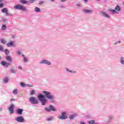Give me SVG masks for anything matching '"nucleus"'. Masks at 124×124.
I'll return each mask as SVG.
<instances>
[{
    "label": "nucleus",
    "instance_id": "f257e3e1",
    "mask_svg": "<svg viewBox=\"0 0 124 124\" xmlns=\"http://www.w3.org/2000/svg\"><path fill=\"white\" fill-rule=\"evenodd\" d=\"M42 93L43 94L40 93L38 94L37 97L38 99L41 102L42 106H45L47 104V100H54L56 97L53 94H52L51 92L48 91H43ZM45 97H46V99Z\"/></svg>",
    "mask_w": 124,
    "mask_h": 124
},
{
    "label": "nucleus",
    "instance_id": "f03ea898",
    "mask_svg": "<svg viewBox=\"0 0 124 124\" xmlns=\"http://www.w3.org/2000/svg\"><path fill=\"white\" fill-rule=\"evenodd\" d=\"M14 7L15 9H18L19 10H22V11H27L26 7L21 4H17L15 5Z\"/></svg>",
    "mask_w": 124,
    "mask_h": 124
},
{
    "label": "nucleus",
    "instance_id": "7ed1b4c3",
    "mask_svg": "<svg viewBox=\"0 0 124 124\" xmlns=\"http://www.w3.org/2000/svg\"><path fill=\"white\" fill-rule=\"evenodd\" d=\"M45 110L46 112H50L51 111H53L54 112L57 111L56 108H55V107L52 105L49 106V107H45Z\"/></svg>",
    "mask_w": 124,
    "mask_h": 124
},
{
    "label": "nucleus",
    "instance_id": "20e7f679",
    "mask_svg": "<svg viewBox=\"0 0 124 124\" xmlns=\"http://www.w3.org/2000/svg\"><path fill=\"white\" fill-rule=\"evenodd\" d=\"M67 113L65 111H63L61 113V115L58 116V119L59 120H66L67 119Z\"/></svg>",
    "mask_w": 124,
    "mask_h": 124
},
{
    "label": "nucleus",
    "instance_id": "39448f33",
    "mask_svg": "<svg viewBox=\"0 0 124 124\" xmlns=\"http://www.w3.org/2000/svg\"><path fill=\"white\" fill-rule=\"evenodd\" d=\"M40 64H46V65H51L52 63L47 60H42L39 62Z\"/></svg>",
    "mask_w": 124,
    "mask_h": 124
},
{
    "label": "nucleus",
    "instance_id": "423d86ee",
    "mask_svg": "<svg viewBox=\"0 0 124 124\" xmlns=\"http://www.w3.org/2000/svg\"><path fill=\"white\" fill-rule=\"evenodd\" d=\"M29 101L31 104H38V100L36 99V98L34 97H31L29 98Z\"/></svg>",
    "mask_w": 124,
    "mask_h": 124
},
{
    "label": "nucleus",
    "instance_id": "0eeeda50",
    "mask_svg": "<svg viewBox=\"0 0 124 124\" xmlns=\"http://www.w3.org/2000/svg\"><path fill=\"white\" fill-rule=\"evenodd\" d=\"M15 120L18 123H25V119L23 116H18L15 119Z\"/></svg>",
    "mask_w": 124,
    "mask_h": 124
},
{
    "label": "nucleus",
    "instance_id": "6e6552de",
    "mask_svg": "<svg viewBox=\"0 0 124 124\" xmlns=\"http://www.w3.org/2000/svg\"><path fill=\"white\" fill-rule=\"evenodd\" d=\"M82 11L84 14H92L93 13V10L83 9Z\"/></svg>",
    "mask_w": 124,
    "mask_h": 124
},
{
    "label": "nucleus",
    "instance_id": "1a4fd4ad",
    "mask_svg": "<svg viewBox=\"0 0 124 124\" xmlns=\"http://www.w3.org/2000/svg\"><path fill=\"white\" fill-rule=\"evenodd\" d=\"M1 65H3V66H5L6 67H8V66L11 65L10 63L7 62L6 61H1Z\"/></svg>",
    "mask_w": 124,
    "mask_h": 124
},
{
    "label": "nucleus",
    "instance_id": "9d476101",
    "mask_svg": "<svg viewBox=\"0 0 124 124\" xmlns=\"http://www.w3.org/2000/svg\"><path fill=\"white\" fill-rule=\"evenodd\" d=\"M14 106H15L13 104H12L8 108V110L10 112L11 114H13L14 113Z\"/></svg>",
    "mask_w": 124,
    "mask_h": 124
},
{
    "label": "nucleus",
    "instance_id": "9b49d317",
    "mask_svg": "<svg viewBox=\"0 0 124 124\" xmlns=\"http://www.w3.org/2000/svg\"><path fill=\"white\" fill-rule=\"evenodd\" d=\"M23 111H24V109L21 108H18L16 110L17 114H18V115H22L23 114Z\"/></svg>",
    "mask_w": 124,
    "mask_h": 124
},
{
    "label": "nucleus",
    "instance_id": "f8f14e48",
    "mask_svg": "<svg viewBox=\"0 0 124 124\" xmlns=\"http://www.w3.org/2000/svg\"><path fill=\"white\" fill-rule=\"evenodd\" d=\"M76 117H77V115H76V114H71L69 116V119L70 120H74Z\"/></svg>",
    "mask_w": 124,
    "mask_h": 124
},
{
    "label": "nucleus",
    "instance_id": "ddd939ff",
    "mask_svg": "<svg viewBox=\"0 0 124 124\" xmlns=\"http://www.w3.org/2000/svg\"><path fill=\"white\" fill-rule=\"evenodd\" d=\"M108 11H109V12H112V15L115 14V13H116L117 14H119V12H118V11H116L115 10H112V9H109L108 10Z\"/></svg>",
    "mask_w": 124,
    "mask_h": 124
},
{
    "label": "nucleus",
    "instance_id": "4468645a",
    "mask_svg": "<svg viewBox=\"0 0 124 124\" xmlns=\"http://www.w3.org/2000/svg\"><path fill=\"white\" fill-rule=\"evenodd\" d=\"M102 15L105 18H110V16L104 12H102Z\"/></svg>",
    "mask_w": 124,
    "mask_h": 124
},
{
    "label": "nucleus",
    "instance_id": "2eb2a0df",
    "mask_svg": "<svg viewBox=\"0 0 124 124\" xmlns=\"http://www.w3.org/2000/svg\"><path fill=\"white\" fill-rule=\"evenodd\" d=\"M1 12H2V13H5L7 14V13L8 12V9H7V8H4L1 10Z\"/></svg>",
    "mask_w": 124,
    "mask_h": 124
},
{
    "label": "nucleus",
    "instance_id": "dca6fc26",
    "mask_svg": "<svg viewBox=\"0 0 124 124\" xmlns=\"http://www.w3.org/2000/svg\"><path fill=\"white\" fill-rule=\"evenodd\" d=\"M34 11L36 12L37 13H39L41 12V10L40 9V8L36 7L34 8Z\"/></svg>",
    "mask_w": 124,
    "mask_h": 124
},
{
    "label": "nucleus",
    "instance_id": "f3484780",
    "mask_svg": "<svg viewBox=\"0 0 124 124\" xmlns=\"http://www.w3.org/2000/svg\"><path fill=\"white\" fill-rule=\"evenodd\" d=\"M115 11H121L122 9L121 8V7H120V6H119V5H117L115 8Z\"/></svg>",
    "mask_w": 124,
    "mask_h": 124
},
{
    "label": "nucleus",
    "instance_id": "a211bd4d",
    "mask_svg": "<svg viewBox=\"0 0 124 124\" xmlns=\"http://www.w3.org/2000/svg\"><path fill=\"white\" fill-rule=\"evenodd\" d=\"M6 61H8V62H12V58L10 57V56L7 55V56L6 57Z\"/></svg>",
    "mask_w": 124,
    "mask_h": 124
},
{
    "label": "nucleus",
    "instance_id": "6ab92c4d",
    "mask_svg": "<svg viewBox=\"0 0 124 124\" xmlns=\"http://www.w3.org/2000/svg\"><path fill=\"white\" fill-rule=\"evenodd\" d=\"M120 63H121V64H123V65H124V57H120Z\"/></svg>",
    "mask_w": 124,
    "mask_h": 124
},
{
    "label": "nucleus",
    "instance_id": "aec40b11",
    "mask_svg": "<svg viewBox=\"0 0 124 124\" xmlns=\"http://www.w3.org/2000/svg\"><path fill=\"white\" fill-rule=\"evenodd\" d=\"M65 70H66V71L67 72H69L70 73H76V71H72V70H69V69H68V68H66V69H65Z\"/></svg>",
    "mask_w": 124,
    "mask_h": 124
},
{
    "label": "nucleus",
    "instance_id": "412c9836",
    "mask_svg": "<svg viewBox=\"0 0 124 124\" xmlns=\"http://www.w3.org/2000/svg\"><path fill=\"white\" fill-rule=\"evenodd\" d=\"M19 2H20V3H22V4H27V3L29 2V1L26 0H20L19 1Z\"/></svg>",
    "mask_w": 124,
    "mask_h": 124
},
{
    "label": "nucleus",
    "instance_id": "4be33fe9",
    "mask_svg": "<svg viewBox=\"0 0 124 124\" xmlns=\"http://www.w3.org/2000/svg\"><path fill=\"white\" fill-rule=\"evenodd\" d=\"M13 93L15 95H17V94H18V89H14L13 92Z\"/></svg>",
    "mask_w": 124,
    "mask_h": 124
},
{
    "label": "nucleus",
    "instance_id": "5701e85b",
    "mask_svg": "<svg viewBox=\"0 0 124 124\" xmlns=\"http://www.w3.org/2000/svg\"><path fill=\"white\" fill-rule=\"evenodd\" d=\"M14 44V43L13 42V41H11V42L7 44V47H11V46H13Z\"/></svg>",
    "mask_w": 124,
    "mask_h": 124
},
{
    "label": "nucleus",
    "instance_id": "b1692460",
    "mask_svg": "<svg viewBox=\"0 0 124 124\" xmlns=\"http://www.w3.org/2000/svg\"><path fill=\"white\" fill-rule=\"evenodd\" d=\"M0 42L2 44H5V43H6V40H5V39L4 38H1Z\"/></svg>",
    "mask_w": 124,
    "mask_h": 124
},
{
    "label": "nucleus",
    "instance_id": "393cba45",
    "mask_svg": "<svg viewBox=\"0 0 124 124\" xmlns=\"http://www.w3.org/2000/svg\"><path fill=\"white\" fill-rule=\"evenodd\" d=\"M108 118L109 122H111V121L114 119V116H113V115H108Z\"/></svg>",
    "mask_w": 124,
    "mask_h": 124
},
{
    "label": "nucleus",
    "instance_id": "a878e982",
    "mask_svg": "<svg viewBox=\"0 0 124 124\" xmlns=\"http://www.w3.org/2000/svg\"><path fill=\"white\" fill-rule=\"evenodd\" d=\"M4 53H5L6 56H8V55H9L10 52H9V50L8 49H6L4 50Z\"/></svg>",
    "mask_w": 124,
    "mask_h": 124
},
{
    "label": "nucleus",
    "instance_id": "bb28decb",
    "mask_svg": "<svg viewBox=\"0 0 124 124\" xmlns=\"http://www.w3.org/2000/svg\"><path fill=\"white\" fill-rule=\"evenodd\" d=\"M8 81H9L8 78L6 77L4 78V83H5V84H7V83H8Z\"/></svg>",
    "mask_w": 124,
    "mask_h": 124
},
{
    "label": "nucleus",
    "instance_id": "cd10ccee",
    "mask_svg": "<svg viewBox=\"0 0 124 124\" xmlns=\"http://www.w3.org/2000/svg\"><path fill=\"white\" fill-rule=\"evenodd\" d=\"M54 119V117L51 116V117H48L46 118V120L48 121V122H50V121H53Z\"/></svg>",
    "mask_w": 124,
    "mask_h": 124
},
{
    "label": "nucleus",
    "instance_id": "c85d7f7f",
    "mask_svg": "<svg viewBox=\"0 0 124 124\" xmlns=\"http://www.w3.org/2000/svg\"><path fill=\"white\" fill-rule=\"evenodd\" d=\"M10 71L11 73H13V74L16 73V71H15V69H14V68L10 69Z\"/></svg>",
    "mask_w": 124,
    "mask_h": 124
},
{
    "label": "nucleus",
    "instance_id": "c756f323",
    "mask_svg": "<svg viewBox=\"0 0 124 124\" xmlns=\"http://www.w3.org/2000/svg\"><path fill=\"white\" fill-rule=\"evenodd\" d=\"M35 94V91L34 90H31L30 93V95H33V94Z\"/></svg>",
    "mask_w": 124,
    "mask_h": 124
},
{
    "label": "nucleus",
    "instance_id": "7c9ffc66",
    "mask_svg": "<svg viewBox=\"0 0 124 124\" xmlns=\"http://www.w3.org/2000/svg\"><path fill=\"white\" fill-rule=\"evenodd\" d=\"M6 25H3L1 27V30L2 31H5L6 30Z\"/></svg>",
    "mask_w": 124,
    "mask_h": 124
},
{
    "label": "nucleus",
    "instance_id": "2f4dec72",
    "mask_svg": "<svg viewBox=\"0 0 124 124\" xmlns=\"http://www.w3.org/2000/svg\"><path fill=\"white\" fill-rule=\"evenodd\" d=\"M20 86H21V87H22L23 88H25V87H27V84H26L24 82H21Z\"/></svg>",
    "mask_w": 124,
    "mask_h": 124
},
{
    "label": "nucleus",
    "instance_id": "473e14b6",
    "mask_svg": "<svg viewBox=\"0 0 124 124\" xmlns=\"http://www.w3.org/2000/svg\"><path fill=\"white\" fill-rule=\"evenodd\" d=\"M95 123V120H91L88 122L89 124H94Z\"/></svg>",
    "mask_w": 124,
    "mask_h": 124
},
{
    "label": "nucleus",
    "instance_id": "72a5a7b5",
    "mask_svg": "<svg viewBox=\"0 0 124 124\" xmlns=\"http://www.w3.org/2000/svg\"><path fill=\"white\" fill-rule=\"evenodd\" d=\"M26 87H28V88H32V87H33V85H32V84H26Z\"/></svg>",
    "mask_w": 124,
    "mask_h": 124
},
{
    "label": "nucleus",
    "instance_id": "f704fd0d",
    "mask_svg": "<svg viewBox=\"0 0 124 124\" xmlns=\"http://www.w3.org/2000/svg\"><path fill=\"white\" fill-rule=\"evenodd\" d=\"M44 4V1L40 0L39 2V5H41L42 4Z\"/></svg>",
    "mask_w": 124,
    "mask_h": 124
},
{
    "label": "nucleus",
    "instance_id": "c9c22d12",
    "mask_svg": "<svg viewBox=\"0 0 124 124\" xmlns=\"http://www.w3.org/2000/svg\"><path fill=\"white\" fill-rule=\"evenodd\" d=\"M23 62H28V59L26 57H24Z\"/></svg>",
    "mask_w": 124,
    "mask_h": 124
},
{
    "label": "nucleus",
    "instance_id": "e433bc0d",
    "mask_svg": "<svg viewBox=\"0 0 124 124\" xmlns=\"http://www.w3.org/2000/svg\"><path fill=\"white\" fill-rule=\"evenodd\" d=\"M3 51V47L2 46L0 45V52H2Z\"/></svg>",
    "mask_w": 124,
    "mask_h": 124
},
{
    "label": "nucleus",
    "instance_id": "4c0bfd02",
    "mask_svg": "<svg viewBox=\"0 0 124 124\" xmlns=\"http://www.w3.org/2000/svg\"><path fill=\"white\" fill-rule=\"evenodd\" d=\"M121 41H117V42H115V43H114V45H118V44H121Z\"/></svg>",
    "mask_w": 124,
    "mask_h": 124
},
{
    "label": "nucleus",
    "instance_id": "58836bf2",
    "mask_svg": "<svg viewBox=\"0 0 124 124\" xmlns=\"http://www.w3.org/2000/svg\"><path fill=\"white\" fill-rule=\"evenodd\" d=\"M35 1V0H30L29 2L30 3H33Z\"/></svg>",
    "mask_w": 124,
    "mask_h": 124
},
{
    "label": "nucleus",
    "instance_id": "ea45409f",
    "mask_svg": "<svg viewBox=\"0 0 124 124\" xmlns=\"http://www.w3.org/2000/svg\"><path fill=\"white\" fill-rule=\"evenodd\" d=\"M6 15L7 16H13V15H12V14H10V13H9L8 12L6 14Z\"/></svg>",
    "mask_w": 124,
    "mask_h": 124
},
{
    "label": "nucleus",
    "instance_id": "a19ab883",
    "mask_svg": "<svg viewBox=\"0 0 124 124\" xmlns=\"http://www.w3.org/2000/svg\"><path fill=\"white\" fill-rule=\"evenodd\" d=\"M17 54L20 56L22 53H21V50H17Z\"/></svg>",
    "mask_w": 124,
    "mask_h": 124
},
{
    "label": "nucleus",
    "instance_id": "79ce46f5",
    "mask_svg": "<svg viewBox=\"0 0 124 124\" xmlns=\"http://www.w3.org/2000/svg\"><path fill=\"white\" fill-rule=\"evenodd\" d=\"M3 7V3H0V8H2Z\"/></svg>",
    "mask_w": 124,
    "mask_h": 124
},
{
    "label": "nucleus",
    "instance_id": "37998d69",
    "mask_svg": "<svg viewBox=\"0 0 124 124\" xmlns=\"http://www.w3.org/2000/svg\"><path fill=\"white\" fill-rule=\"evenodd\" d=\"M18 69H19L20 70H22V67L21 66L18 67Z\"/></svg>",
    "mask_w": 124,
    "mask_h": 124
},
{
    "label": "nucleus",
    "instance_id": "c03bdc74",
    "mask_svg": "<svg viewBox=\"0 0 124 124\" xmlns=\"http://www.w3.org/2000/svg\"><path fill=\"white\" fill-rule=\"evenodd\" d=\"M79 124H86V123L84 122H80Z\"/></svg>",
    "mask_w": 124,
    "mask_h": 124
},
{
    "label": "nucleus",
    "instance_id": "a18cd8bd",
    "mask_svg": "<svg viewBox=\"0 0 124 124\" xmlns=\"http://www.w3.org/2000/svg\"><path fill=\"white\" fill-rule=\"evenodd\" d=\"M61 2H64L66 1V0H61Z\"/></svg>",
    "mask_w": 124,
    "mask_h": 124
},
{
    "label": "nucleus",
    "instance_id": "49530a36",
    "mask_svg": "<svg viewBox=\"0 0 124 124\" xmlns=\"http://www.w3.org/2000/svg\"><path fill=\"white\" fill-rule=\"evenodd\" d=\"M60 7L61 8H65L64 6H63V5H61Z\"/></svg>",
    "mask_w": 124,
    "mask_h": 124
},
{
    "label": "nucleus",
    "instance_id": "de8ad7c7",
    "mask_svg": "<svg viewBox=\"0 0 124 124\" xmlns=\"http://www.w3.org/2000/svg\"><path fill=\"white\" fill-rule=\"evenodd\" d=\"M15 99H13V98H12L11 99V101H15Z\"/></svg>",
    "mask_w": 124,
    "mask_h": 124
},
{
    "label": "nucleus",
    "instance_id": "09e8293b",
    "mask_svg": "<svg viewBox=\"0 0 124 124\" xmlns=\"http://www.w3.org/2000/svg\"><path fill=\"white\" fill-rule=\"evenodd\" d=\"M2 110H3L2 108H0V112L2 111Z\"/></svg>",
    "mask_w": 124,
    "mask_h": 124
},
{
    "label": "nucleus",
    "instance_id": "8fccbe9b",
    "mask_svg": "<svg viewBox=\"0 0 124 124\" xmlns=\"http://www.w3.org/2000/svg\"><path fill=\"white\" fill-rule=\"evenodd\" d=\"M84 2L87 3V2L88 1V0H83Z\"/></svg>",
    "mask_w": 124,
    "mask_h": 124
},
{
    "label": "nucleus",
    "instance_id": "3c124183",
    "mask_svg": "<svg viewBox=\"0 0 124 124\" xmlns=\"http://www.w3.org/2000/svg\"><path fill=\"white\" fill-rule=\"evenodd\" d=\"M22 57H23V58H26V57H25V55H24V54H22Z\"/></svg>",
    "mask_w": 124,
    "mask_h": 124
},
{
    "label": "nucleus",
    "instance_id": "603ef678",
    "mask_svg": "<svg viewBox=\"0 0 124 124\" xmlns=\"http://www.w3.org/2000/svg\"><path fill=\"white\" fill-rule=\"evenodd\" d=\"M77 6H80V4H77Z\"/></svg>",
    "mask_w": 124,
    "mask_h": 124
},
{
    "label": "nucleus",
    "instance_id": "864d4df0",
    "mask_svg": "<svg viewBox=\"0 0 124 124\" xmlns=\"http://www.w3.org/2000/svg\"><path fill=\"white\" fill-rule=\"evenodd\" d=\"M3 0H0V2H3Z\"/></svg>",
    "mask_w": 124,
    "mask_h": 124
},
{
    "label": "nucleus",
    "instance_id": "5fc2aeb1",
    "mask_svg": "<svg viewBox=\"0 0 124 124\" xmlns=\"http://www.w3.org/2000/svg\"><path fill=\"white\" fill-rule=\"evenodd\" d=\"M2 58H1V56H0V61H1V60H2Z\"/></svg>",
    "mask_w": 124,
    "mask_h": 124
},
{
    "label": "nucleus",
    "instance_id": "6e6d98bb",
    "mask_svg": "<svg viewBox=\"0 0 124 124\" xmlns=\"http://www.w3.org/2000/svg\"><path fill=\"white\" fill-rule=\"evenodd\" d=\"M52 1H54V0H51Z\"/></svg>",
    "mask_w": 124,
    "mask_h": 124
}]
</instances>
